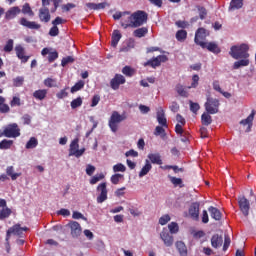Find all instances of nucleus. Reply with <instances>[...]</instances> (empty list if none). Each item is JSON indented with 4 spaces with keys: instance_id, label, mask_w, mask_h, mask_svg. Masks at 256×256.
I'll list each match as a JSON object with an SVG mask.
<instances>
[{
    "instance_id": "nucleus-1",
    "label": "nucleus",
    "mask_w": 256,
    "mask_h": 256,
    "mask_svg": "<svg viewBox=\"0 0 256 256\" xmlns=\"http://www.w3.org/2000/svg\"><path fill=\"white\" fill-rule=\"evenodd\" d=\"M229 55L233 59H249V46L245 43L230 48Z\"/></svg>"
},
{
    "instance_id": "nucleus-2",
    "label": "nucleus",
    "mask_w": 256,
    "mask_h": 256,
    "mask_svg": "<svg viewBox=\"0 0 256 256\" xmlns=\"http://www.w3.org/2000/svg\"><path fill=\"white\" fill-rule=\"evenodd\" d=\"M147 19H149V14L143 10H138L131 14V23L128 26H131L132 29H137V27L145 25Z\"/></svg>"
},
{
    "instance_id": "nucleus-3",
    "label": "nucleus",
    "mask_w": 256,
    "mask_h": 256,
    "mask_svg": "<svg viewBox=\"0 0 256 256\" xmlns=\"http://www.w3.org/2000/svg\"><path fill=\"white\" fill-rule=\"evenodd\" d=\"M126 117L119 114V112L117 111H113L112 115L109 119L108 125L111 129L112 133H117L118 129H119V125L118 123H121L122 121H125Z\"/></svg>"
},
{
    "instance_id": "nucleus-4",
    "label": "nucleus",
    "mask_w": 256,
    "mask_h": 256,
    "mask_svg": "<svg viewBox=\"0 0 256 256\" xmlns=\"http://www.w3.org/2000/svg\"><path fill=\"white\" fill-rule=\"evenodd\" d=\"M219 105V99L208 97L204 107L209 115H215L219 113Z\"/></svg>"
},
{
    "instance_id": "nucleus-5",
    "label": "nucleus",
    "mask_w": 256,
    "mask_h": 256,
    "mask_svg": "<svg viewBox=\"0 0 256 256\" xmlns=\"http://www.w3.org/2000/svg\"><path fill=\"white\" fill-rule=\"evenodd\" d=\"M21 136V129H19V125L17 123L9 124L4 128V137H8L9 139Z\"/></svg>"
},
{
    "instance_id": "nucleus-6",
    "label": "nucleus",
    "mask_w": 256,
    "mask_h": 256,
    "mask_svg": "<svg viewBox=\"0 0 256 256\" xmlns=\"http://www.w3.org/2000/svg\"><path fill=\"white\" fill-rule=\"evenodd\" d=\"M85 153V148L79 149V138H75L72 140L70 143V148H69V156L70 157H81Z\"/></svg>"
},
{
    "instance_id": "nucleus-7",
    "label": "nucleus",
    "mask_w": 256,
    "mask_h": 256,
    "mask_svg": "<svg viewBox=\"0 0 256 256\" xmlns=\"http://www.w3.org/2000/svg\"><path fill=\"white\" fill-rule=\"evenodd\" d=\"M66 227L70 229V235L73 237V239H78V237H81V233H83V228H81V224L77 221H70Z\"/></svg>"
},
{
    "instance_id": "nucleus-8",
    "label": "nucleus",
    "mask_w": 256,
    "mask_h": 256,
    "mask_svg": "<svg viewBox=\"0 0 256 256\" xmlns=\"http://www.w3.org/2000/svg\"><path fill=\"white\" fill-rule=\"evenodd\" d=\"M167 56L158 55L147 62L144 63V67H152V69H156V67H161V63H167Z\"/></svg>"
},
{
    "instance_id": "nucleus-9",
    "label": "nucleus",
    "mask_w": 256,
    "mask_h": 256,
    "mask_svg": "<svg viewBox=\"0 0 256 256\" xmlns=\"http://www.w3.org/2000/svg\"><path fill=\"white\" fill-rule=\"evenodd\" d=\"M23 231H29L27 227H21V224H15L10 227L7 232V239H11V235H17V237H23Z\"/></svg>"
},
{
    "instance_id": "nucleus-10",
    "label": "nucleus",
    "mask_w": 256,
    "mask_h": 256,
    "mask_svg": "<svg viewBox=\"0 0 256 256\" xmlns=\"http://www.w3.org/2000/svg\"><path fill=\"white\" fill-rule=\"evenodd\" d=\"M238 205L244 217H249V209H251V204L249 203L245 196H240L238 198Z\"/></svg>"
},
{
    "instance_id": "nucleus-11",
    "label": "nucleus",
    "mask_w": 256,
    "mask_h": 256,
    "mask_svg": "<svg viewBox=\"0 0 256 256\" xmlns=\"http://www.w3.org/2000/svg\"><path fill=\"white\" fill-rule=\"evenodd\" d=\"M98 193H100L97 196V203H105V201H107V183L106 182H102L97 186Z\"/></svg>"
},
{
    "instance_id": "nucleus-12",
    "label": "nucleus",
    "mask_w": 256,
    "mask_h": 256,
    "mask_svg": "<svg viewBox=\"0 0 256 256\" xmlns=\"http://www.w3.org/2000/svg\"><path fill=\"white\" fill-rule=\"evenodd\" d=\"M209 37V31L205 28H199L195 33L194 41L196 45H199L201 47V43H205V39Z\"/></svg>"
},
{
    "instance_id": "nucleus-13",
    "label": "nucleus",
    "mask_w": 256,
    "mask_h": 256,
    "mask_svg": "<svg viewBox=\"0 0 256 256\" xmlns=\"http://www.w3.org/2000/svg\"><path fill=\"white\" fill-rule=\"evenodd\" d=\"M125 83H126L125 76L121 74H115L114 78H112L110 81V87L114 91H117V89H119V86L125 85Z\"/></svg>"
},
{
    "instance_id": "nucleus-14",
    "label": "nucleus",
    "mask_w": 256,
    "mask_h": 256,
    "mask_svg": "<svg viewBox=\"0 0 256 256\" xmlns=\"http://www.w3.org/2000/svg\"><path fill=\"white\" fill-rule=\"evenodd\" d=\"M14 51L16 53V57L20 59L21 63H27V61L31 59V56L25 55V47H23L21 44H17Z\"/></svg>"
},
{
    "instance_id": "nucleus-15",
    "label": "nucleus",
    "mask_w": 256,
    "mask_h": 256,
    "mask_svg": "<svg viewBox=\"0 0 256 256\" xmlns=\"http://www.w3.org/2000/svg\"><path fill=\"white\" fill-rule=\"evenodd\" d=\"M200 47L202 49H207L210 53H214L215 55H219L221 53V48L215 42H201Z\"/></svg>"
},
{
    "instance_id": "nucleus-16",
    "label": "nucleus",
    "mask_w": 256,
    "mask_h": 256,
    "mask_svg": "<svg viewBox=\"0 0 256 256\" xmlns=\"http://www.w3.org/2000/svg\"><path fill=\"white\" fill-rule=\"evenodd\" d=\"M199 207H201L199 202H193L188 209L189 216L193 221H198L199 219Z\"/></svg>"
},
{
    "instance_id": "nucleus-17",
    "label": "nucleus",
    "mask_w": 256,
    "mask_h": 256,
    "mask_svg": "<svg viewBox=\"0 0 256 256\" xmlns=\"http://www.w3.org/2000/svg\"><path fill=\"white\" fill-rule=\"evenodd\" d=\"M160 239H162L164 245L166 247H172L173 246V235L169 233V230L163 229L160 233Z\"/></svg>"
},
{
    "instance_id": "nucleus-18",
    "label": "nucleus",
    "mask_w": 256,
    "mask_h": 256,
    "mask_svg": "<svg viewBox=\"0 0 256 256\" xmlns=\"http://www.w3.org/2000/svg\"><path fill=\"white\" fill-rule=\"evenodd\" d=\"M156 119L162 127L167 129L169 127V124H167V118L165 117V110H163V107H159L156 112Z\"/></svg>"
},
{
    "instance_id": "nucleus-19",
    "label": "nucleus",
    "mask_w": 256,
    "mask_h": 256,
    "mask_svg": "<svg viewBox=\"0 0 256 256\" xmlns=\"http://www.w3.org/2000/svg\"><path fill=\"white\" fill-rule=\"evenodd\" d=\"M20 25L22 27H26L27 29H34L36 31H39L41 29V24L35 22V21H29L27 18H21L19 20Z\"/></svg>"
},
{
    "instance_id": "nucleus-20",
    "label": "nucleus",
    "mask_w": 256,
    "mask_h": 256,
    "mask_svg": "<svg viewBox=\"0 0 256 256\" xmlns=\"http://www.w3.org/2000/svg\"><path fill=\"white\" fill-rule=\"evenodd\" d=\"M38 17L41 23H49V21H51V13L49 12V8L47 7L40 8Z\"/></svg>"
},
{
    "instance_id": "nucleus-21",
    "label": "nucleus",
    "mask_w": 256,
    "mask_h": 256,
    "mask_svg": "<svg viewBox=\"0 0 256 256\" xmlns=\"http://www.w3.org/2000/svg\"><path fill=\"white\" fill-rule=\"evenodd\" d=\"M21 13V8L19 6L11 7L9 10L5 13V19L7 21H11V19H15Z\"/></svg>"
},
{
    "instance_id": "nucleus-22",
    "label": "nucleus",
    "mask_w": 256,
    "mask_h": 256,
    "mask_svg": "<svg viewBox=\"0 0 256 256\" xmlns=\"http://www.w3.org/2000/svg\"><path fill=\"white\" fill-rule=\"evenodd\" d=\"M253 119H255V110H252L251 114L246 119L240 121V125H248L246 133L251 131V127H253Z\"/></svg>"
},
{
    "instance_id": "nucleus-23",
    "label": "nucleus",
    "mask_w": 256,
    "mask_h": 256,
    "mask_svg": "<svg viewBox=\"0 0 256 256\" xmlns=\"http://www.w3.org/2000/svg\"><path fill=\"white\" fill-rule=\"evenodd\" d=\"M211 245L214 249H219L223 245V236L214 234L211 238Z\"/></svg>"
},
{
    "instance_id": "nucleus-24",
    "label": "nucleus",
    "mask_w": 256,
    "mask_h": 256,
    "mask_svg": "<svg viewBox=\"0 0 256 256\" xmlns=\"http://www.w3.org/2000/svg\"><path fill=\"white\" fill-rule=\"evenodd\" d=\"M208 211H209L210 217H211L212 219H214L215 221H221V219H222V214H221V211H220L218 208L213 207V206H210V207L208 208Z\"/></svg>"
},
{
    "instance_id": "nucleus-25",
    "label": "nucleus",
    "mask_w": 256,
    "mask_h": 256,
    "mask_svg": "<svg viewBox=\"0 0 256 256\" xmlns=\"http://www.w3.org/2000/svg\"><path fill=\"white\" fill-rule=\"evenodd\" d=\"M148 159H150L153 165H163V160L161 159V154L159 153L148 154Z\"/></svg>"
},
{
    "instance_id": "nucleus-26",
    "label": "nucleus",
    "mask_w": 256,
    "mask_h": 256,
    "mask_svg": "<svg viewBox=\"0 0 256 256\" xmlns=\"http://www.w3.org/2000/svg\"><path fill=\"white\" fill-rule=\"evenodd\" d=\"M121 32L119 30H114L111 37V45L113 47H117L119 41H121Z\"/></svg>"
},
{
    "instance_id": "nucleus-27",
    "label": "nucleus",
    "mask_w": 256,
    "mask_h": 256,
    "mask_svg": "<svg viewBox=\"0 0 256 256\" xmlns=\"http://www.w3.org/2000/svg\"><path fill=\"white\" fill-rule=\"evenodd\" d=\"M34 99L38 101H43L47 97V89H39L33 92Z\"/></svg>"
},
{
    "instance_id": "nucleus-28",
    "label": "nucleus",
    "mask_w": 256,
    "mask_h": 256,
    "mask_svg": "<svg viewBox=\"0 0 256 256\" xmlns=\"http://www.w3.org/2000/svg\"><path fill=\"white\" fill-rule=\"evenodd\" d=\"M241 60L234 62L233 69H240V67H248L249 58H240Z\"/></svg>"
},
{
    "instance_id": "nucleus-29",
    "label": "nucleus",
    "mask_w": 256,
    "mask_h": 256,
    "mask_svg": "<svg viewBox=\"0 0 256 256\" xmlns=\"http://www.w3.org/2000/svg\"><path fill=\"white\" fill-rule=\"evenodd\" d=\"M176 248L180 254V256H187V246L183 241L176 242Z\"/></svg>"
},
{
    "instance_id": "nucleus-30",
    "label": "nucleus",
    "mask_w": 256,
    "mask_h": 256,
    "mask_svg": "<svg viewBox=\"0 0 256 256\" xmlns=\"http://www.w3.org/2000/svg\"><path fill=\"white\" fill-rule=\"evenodd\" d=\"M147 33H149V29H147V27H142L134 30L133 35L134 37L141 39V37H145Z\"/></svg>"
},
{
    "instance_id": "nucleus-31",
    "label": "nucleus",
    "mask_w": 256,
    "mask_h": 256,
    "mask_svg": "<svg viewBox=\"0 0 256 256\" xmlns=\"http://www.w3.org/2000/svg\"><path fill=\"white\" fill-rule=\"evenodd\" d=\"M170 183H172V185H174V187H180V189H182V187H185V185L183 184V179L181 178H177L175 176H168Z\"/></svg>"
},
{
    "instance_id": "nucleus-32",
    "label": "nucleus",
    "mask_w": 256,
    "mask_h": 256,
    "mask_svg": "<svg viewBox=\"0 0 256 256\" xmlns=\"http://www.w3.org/2000/svg\"><path fill=\"white\" fill-rule=\"evenodd\" d=\"M153 169V166L149 162V160H146L145 165L142 167L141 171L139 172V177H145L149 171Z\"/></svg>"
},
{
    "instance_id": "nucleus-33",
    "label": "nucleus",
    "mask_w": 256,
    "mask_h": 256,
    "mask_svg": "<svg viewBox=\"0 0 256 256\" xmlns=\"http://www.w3.org/2000/svg\"><path fill=\"white\" fill-rule=\"evenodd\" d=\"M243 7V0H231L229 11H235V9H241Z\"/></svg>"
},
{
    "instance_id": "nucleus-34",
    "label": "nucleus",
    "mask_w": 256,
    "mask_h": 256,
    "mask_svg": "<svg viewBox=\"0 0 256 256\" xmlns=\"http://www.w3.org/2000/svg\"><path fill=\"white\" fill-rule=\"evenodd\" d=\"M176 92L178 93V95H180V97H189V92H187V90L185 89V87L181 84H177L175 87Z\"/></svg>"
},
{
    "instance_id": "nucleus-35",
    "label": "nucleus",
    "mask_w": 256,
    "mask_h": 256,
    "mask_svg": "<svg viewBox=\"0 0 256 256\" xmlns=\"http://www.w3.org/2000/svg\"><path fill=\"white\" fill-rule=\"evenodd\" d=\"M155 137H161L162 139H165L167 137V133L165 132V128L163 126H156L154 130Z\"/></svg>"
},
{
    "instance_id": "nucleus-36",
    "label": "nucleus",
    "mask_w": 256,
    "mask_h": 256,
    "mask_svg": "<svg viewBox=\"0 0 256 256\" xmlns=\"http://www.w3.org/2000/svg\"><path fill=\"white\" fill-rule=\"evenodd\" d=\"M5 97L0 96V113H9L11 108L5 103Z\"/></svg>"
},
{
    "instance_id": "nucleus-37",
    "label": "nucleus",
    "mask_w": 256,
    "mask_h": 256,
    "mask_svg": "<svg viewBox=\"0 0 256 256\" xmlns=\"http://www.w3.org/2000/svg\"><path fill=\"white\" fill-rule=\"evenodd\" d=\"M11 213H13V211L9 208H2L0 210V221H3V219H8V217H11Z\"/></svg>"
},
{
    "instance_id": "nucleus-38",
    "label": "nucleus",
    "mask_w": 256,
    "mask_h": 256,
    "mask_svg": "<svg viewBox=\"0 0 256 256\" xmlns=\"http://www.w3.org/2000/svg\"><path fill=\"white\" fill-rule=\"evenodd\" d=\"M13 166H8L6 169V173L9 177H11L12 181H16L18 177H21V173H14Z\"/></svg>"
},
{
    "instance_id": "nucleus-39",
    "label": "nucleus",
    "mask_w": 256,
    "mask_h": 256,
    "mask_svg": "<svg viewBox=\"0 0 256 256\" xmlns=\"http://www.w3.org/2000/svg\"><path fill=\"white\" fill-rule=\"evenodd\" d=\"M202 125H205L208 127V125H211L213 123V118H211V115L208 113H203L201 116Z\"/></svg>"
},
{
    "instance_id": "nucleus-40",
    "label": "nucleus",
    "mask_w": 256,
    "mask_h": 256,
    "mask_svg": "<svg viewBox=\"0 0 256 256\" xmlns=\"http://www.w3.org/2000/svg\"><path fill=\"white\" fill-rule=\"evenodd\" d=\"M85 87V81L79 80L74 86L71 87V93H77V91H81Z\"/></svg>"
},
{
    "instance_id": "nucleus-41",
    "label": "nucleus",
    "mask_w": 256,
    "mask_h": 256,
    "mask_svg": "<svg viewBox=\"0 0 256 256\" xmlns=\"http://www.w3.org/2000/svg\"><path fill=\"white\" fill-rule=\"evenodd\" d=\"M122 73L126 77H133V75H135V69L131 68V66H124L122 68Z\"/></svg>"
},
{
    "instance_id": "nucleus-42",
    "label": "nucleus",
    "mask_w": 256,
    "mask_h": 256,
    "mask_svg": "<svg viewBox=\"0 0 256 256\" xmlns=\"http://www.w3.org/2000/svg\"><path fill=\"white\" fill-rule=\"evenodd\" d=\"M196 9L198 10L199 17L201 21L207 19V8L203 6H196Z\"/></svg>"
},
{
    "instance_id": "nucleus-43",
    "label": "nucleus",
    "mask_w": 256,
    "mask_h": 256,
    "mask_svg": "<svg viewBox=\"0 0 256 256\" xmlns=\"http://www.w3.org/2000/svg\"><path fill=\"white\" fill-rule=\"evenodd\" d=\"M21 11L24 15H29V17H33L35 15L29 3L24 4Z\"/></svg>"
},
{
    "instance_id": "nucleus-44",
    "label": "nucleus",
    "mask_w": 256,
    "mask_h": 256,
    "mask_svg": "<svg viewBox=\"0 0 256 256\" xmlns=\"http://www.w3.org/2000/svg\"><path fill=\"white\" fill-rule=\"evenodd\" d=\"M39 145V141L35 137H31L26 143V149H35Z\"/></svg>"
},
{
    "instance_id": "nucleus-45",
    "label": "nucleus",
    "mask_w": 256,
    "mask_h": 256,
    "mask_svg": "<svg viewBox=\"0 0 256 256\" xmlns=\"http://www.w3.org/2000/svg\"><path fill=\"white\" fill-rule=\"evenodd\" d=\"M105 179V174L104 173H100V174H96L95 176H93L90 179V185H95L97 183H99V181Z\"/></svg>"
},
{
    "instance_id": "nucleus-46",
    "label": "nucleus",
    "mask_w": 256,
    "mask_h": 256,
    "mask_svg": "<svg viewBox=\"0 0 256 256\" xmlns=\"http://www.w3.org/2000/svg\"><path fill=\"white\" fill-rule=\"evenodd\" d=\"M83 105V98L77 97L76 99L72 100L70 103L71 109H77Z\"/></svg>"
},
{
    "instance_id": "nucleus-47",
    "label": "nucleus",
    "mask_w": 256,
    "mask_h": 256,
    "mask_svg": "<svg viewBox=\"0 0 256 256\" xmlns=\"http://www.w3.org/2000/svg\"><path fill=\"white\" fill-rule=\"evenodd\" d=\"M123 177H124L123 174H119V173L113 174L110 178L111 184L119 185V181H121V179H123Z\"/></svg>"
},
{
    "instance_id": "nucleus-48",
    "label": "nucleus",
    "mask_w": 256,
    "mask_h": 256,
    "mask_svg": "<svg viewBox=\"0 0 256 256\" xmlns=\"http://www.w3.org/2000/svg\"><path fill=\"white\" fill-rule=\"evenodd\" d=\"M13 147V140L4 139L0 142V149H11Z\"/></svg>"
},
{
    "instance_id": "nucleus-49",
    "label": "nucleus",
    "mask_w": 256,
    "mask_h": 256,
    "mask_svg": "<svg viewBox=\"0 0 256 256\" xmlns=\"http://www.w3.org/2000/svg\"><path fill=\"white\" fill-rule=\"evenodd\" d=\"M132 21L133 20H131V15L128 16L127 18H122L121 22H120L121 27H123V29H129V27L131 28V26H129V25H131Z\"/></svg>"
},
{
    "instance_id": "nucleus-50",
    "label": "nucleus",
    "mask_w": 256,
    "mask_h": 256,
    "mask_svg": "<svg viewBox=\"0 0 256 256\" xmlns=\"http://www.w3.org/2000/svg\"><path fill=\"white\" fill-rule=\"evenodd\" d=\"M44 85L45 87H49V88L57 87V79L46 78L44 80Z\"/></svg>"
},
{
    "instance_id": "nucleus-51",
    "label": "nucleus",
    "mask_w": 256,
    "mask_h": 256,
    "mask_svg": "<svg viewBox=\"0 0 256 256\" xmlns=\"http://www.w3.org/2000/svg\"><path fill=\"white\" fill-rule=\"evenodd\" d=\"M177 41H185L187 39V31L186 30H178L176 32Z\"/></svg>"
},
{
    "instance_id": "nucleus-52",
    "label": "nucleus",
    "mask_w": 256,
    "mask_h": 256,
    "mask_svg": "<svg viewBox=\"0 0 256 256\" xmlns=\"http://www.w3.org/2000/svg\"><path fill=\"white\" fill-rule=\"evenodd\" d=\"M113 171L114 173H125V171H127V167H125V165L122 163H118L113 166Z\"/></svg>"
},
{
    "instance_id": "nucleus-53",
    "label": "nucleus",
    "mask_w": 256,
    "mask_h": 256,
    "mask_svg": "<svg viewBox=\"0 0 256 256\" xmlns=\"http://www.w3.org/2000/svg\"><path fill=\"white\" fill-rule=\"evenodd\" d=\"M198 86H199V75L194 74L192 76V83L190 86H188V89H197Z\"/></svg>"
},
{
    "instance_id": "nucleus-54",
    "label": "nucleus",
    "mask_w": 256,
    "mask_h": 256,
    "mask_svg": "<svg viewBox=\"0 0 256 256\" xmlns=\"http://www.w3.org/2000/svg\"><path fill=\"white\" fill-rule=\"evenodd\" d=\"M168 229L170 233H179V224H177V222H171L168 225Z\"/></svg>"
},
{
    "instance_id": "nucleus-55",
    "label": "nucleus",
    "mask_w": 256,
    "mask_h": 256,
    "mask_svg": "<svg viewBox=\"0 0 256 256\" xmlns=\"http://www.w3.org/2000/svg\"><path fill=\"white\" fill-rule=\"evenodd\" d=\"M74 62H75V58H73V56H67L62 58L61 65L62 67H66V65H69V63H74Z\"/></svg>"
},
{
    "instance_id": "nucleus-56",
    "label": "nucleus",
    "mask_w": 256,
    "mask_h": 256,
    "mask_svg": "<svg viewBox=\"0 0 256 256\" xmlns=\"http://www.w3.org/2000/svg\"><path fill=\"white\" fill-rule=\"evenodd\" d=\"M189 104H190V111H192V113L197 115V111H199V109H201V106H199V103H195L190 100Z\"/></svg>"
},
{
    "instance_id": "nucleus-57",
    "label": "nucleus",
    "mask_w": 256,
    "mask_h": 256,
    "mask_svg": "<svg viewBox=\"0 0 256 256\" xmlns=\"http://www.w3.org/2000/svg\"><path fill=\"white\" fill-rule=\"evenodd\" d=\"M56 59H59V52L53 51L48 54V62L53 63L56 61Z\"/></svg>"
},
{
    "instance_id": "nucleus-58",
    "label": "nucleus",
    "mask_w": 256,
    "mask_h": 256,
    "mask_svg": "<svg viewBox=\"0 0 256 256\" xmlns=\"http://www.w3.org/2000/svg\"><path fill=\"white\" fill-rule=\"evenodd\" d=\"M13 39H9L4 46L5 53H11L13 51Z\"/></svg>"
},
{
    "instance_id": "nucleus-59",
    "label": "nucleus",
    "mask_w": 256,
    "mask_h": 256,
    "mask_svg": "<svg viewBox=\"0 0 256 256\" xmlns=\"http://www.w3.org/2000/svg\"><path fill=\"white\" fill-rule=\"evenodd\" d=\"M11 107H21V98L14 96L10 101Z\"/></svg>"
},
{
    "instance_id": "nucleus-60",
    "label": "nucleus",
    "mask_w": 256,
    "mask_h": 256,
    "mask_svg": "<svg viewBox=\"0 0 256 256\" xmlns=\"http://www.w3.org/2000/svg\"><path fill=\"white\" fill-rule=\"evenodd\" d=\"M171 221V216L169 214L163 215L159 219L160 225H167Z\"/></svg>"
},
{
    "instance_id": "nucleus-61",
    "label": "nucleus",
    "mask_w": 256,
    "mask_h": 256,
    "mask_svg": "<svg viewBox=\"0 0 256 256\" xmlns=\"http://www.w3.org/2000/svg\"><path fill=\"white\" fill-rule=\"evenodd\" d=\"M63 23H67V20L57 16L53 21H52V25L54 27H57V25H63Z\"/></svg>"
},
{
    "instance_id": "nucleus-62",
    "label": "nucleus",
    "mask_w": 256,
    "mask_h": 256,
    "mask_svg": "<svg viewBox=\"0 0 256 256\" xmlns=\"http://www.w3.org/2000/svg\"><path fill=\"white\" fill-rule=\"evenodd\" d=\"M49 35L50 37H57V35H59V27L52 26V28L49 30Z\"/></svg>"
},
{
    "instance_id": "nucleus-63",
    "label": "nucleus",
    "mask_w": 256,
    "mask_h": 256,
    "mask_svg": "<svg viewBox=\"0 0 256 256\" xmlns=\"http://www.w3.org/2000/svg\"><path fill=\"white\" fill-rule=\"evenodd\" d=\"M23 81H25V79L23 77H21V76L16 77L13 80L14 87H21V85H23Z\"/></svg>"
},
{
    "instance_id": "nucleus-64",
    "label": "nucleus",
    "mask_w": 256,
    "mask_h": 256,
    "mask_svg": "<svg viewBox=\"0 0 256 256\" xmlns=\"http://www.w3.org/2000/svg\"><path fill=\"white\" fill-rule=\"evenodd\" d=\"M169 109H170V111H172V113H177L179 111L180 107L177 102H172Z\"/></svg>"
}]
</instances>
